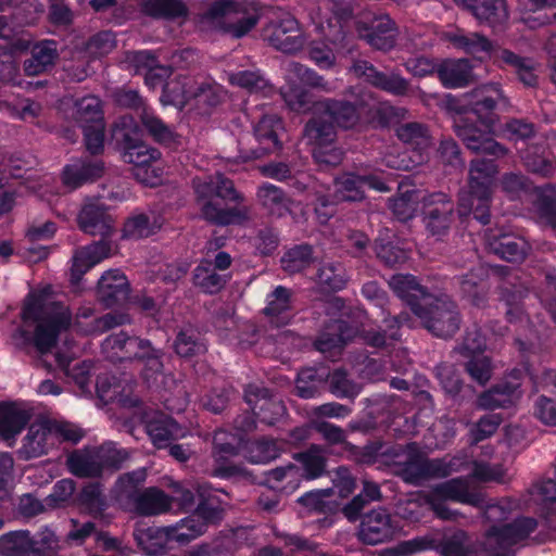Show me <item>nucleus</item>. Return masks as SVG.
<instances>
[{"instance_id":"nucleus-1","label":"nucleus","mask_w":556,"mask_h":556,"mask_svg":"<svg viewBox=\"0 0 556 556\" xmlns=\"http://www.w3.org/2000/svg\"><path fill=\"white\" fill-rule=\"evenodd\" d=\"M502 98L500 86L489 84L472 94H445L441 100V108L453 117L454 131L466 148L495 163L496 159L508 153V149L493 138V127L498 117L495 110Z\"/></svg>"},{"instance_id":"nucleus-2","label":"nucleus","mask_w":556,"mask_h":556,"mask_svg":"<svg viewBox=\"0 0 556 556\" xmlns=\"http://www.w3.org/2000/svg\"><path fill=\"white\" fill-rule=\"evenodd\" d=\"M389 286L432 336L450 339L459 330L462 315L457 303L448 295L431 293L412 274L393 275Z\"/></svg>"},{"instance_id":"nucleus-3","label":"nucleus","mask_w":556,"mask_h":556,"mask_svg":"<svg viewBox=\"0 0 556 556\" xmlns=\"http://www.w3.org/2000/svg\"><path fill=\"white\" fill-rule=\"evenodd\" d=\"M22 317L25 321L37 323L34 345L40 354L51 352L59 334L68 329L72 321L68 308L62 303L34 295L29 296L24 304Z\"/></svg>"},{"instance_id":"nucleus-4","label":"nucleus","mask_w":556,"mask_h":556,"mask_svg":"<svg viewBox=\"0 0 556 556\" xmlns=\"http://www.w3.org/2000/svg\"><path fill=\"white\" fill-rule=\"evenodd\" d=\"M498 166L494 160L473 159L470 162L468 192L460 194L458 213L462 217L472 215L481 225L490 223L492 186Z\"/></svg>"},{"instance_id":"nucleus-5","label":"nucleus","mask_w":556,"mask_h":556,"mask_svg":"<svg viewBox=\"0 0 556 556\" xmlns=\"http://www.w3.org/2000/svg\"><path fill=\"white\" fill-rule=\"evenodd\" d=\"M203 18L218 21V27L223 33L240 39L258 24L261 7L256 1L211 0L203 12Z\"/></svg>"},{"instance_id":"nucleus-6","label":"nucleus","mask_w":556,"mask_h":556,"mask_svg":"<svg viewBox=\"0 0 556 556\" xmlns=\"http://www.w3.org/2000/svg\"><path fill=\"white\" fill-rule=\"evenodd\" d=\"M313 427L329 445H338L341 456L358 465H374L379 457L388 455L386 443L374 440L357 446L346 440V432L340 426L326 420H313Z\"/></svg>"},{"instance_id":"nucleus-7","label":"nucleus","mask_w":556,"mask_h":556,"mask_svg":"<svg viewBox=\"0 0 556 556\" xmlns=\"http://www.w3.org/2000/svg\"><path fill=\"white\" fill-rule=\"evenodd\" d=\"M217 176L207 180H193L197 203L202 219L215 226L240 225L248 219V211L238 206L222 207L216 201Z\"/></svg>"},{"instance_id":"nucleus-8","label":"nucleus","mask_w":556,"mask_h":556,"mask_svg":"<svg viewBox=\"0 0 556 556\" xmlns=\"http://www.w3.org/2000/svg\"><path fill=\"white\" fill-rule=\"evenodd\" d=\"M198 494L199 503L193 513L179 521L186 531L179 533L182 541H192L199 538L207 530L210 525L220 522L224 517L219 498L206 493L204 484L199 486Z\"/></svg>"},{"instance_id":"nucleus-9","label":"nucleus","mask_w":556,"mask_h":556,"mask_svg":"<svg viewBox=\"0 0 556 556\" xmlns=\"http://www.w3.org/2000/svg\"><path fill=\"white\" fill-rule=\"evenodd\" d=\"M243 438L227 430H217L213 437L212 457L214 466L212 476L220 479H230L243 476L244 468L232 462L242 450Z\"/></svg>"},{"instance_id":"nucleus-10","label":"nucleus","mask_w":556,"mask_h":556,"mask_svg":"<svg viewBox=\"0 0 556 556\" xmlns=\"http://www.w3.org/2000/svg\"><path fill=\"white\" fill-rule=\"evenodd\" d=\"M333 187L337 201L354 203L365 200L366 189L382 193L391 191V187L381 173L345 172L334 178Z\"/></svg>"},{"instance_id":"nucleus-11","label":"nucleus","mask_w":556,"mask_h":556,"mask_svg":"<svg viewBox=\"0 0 556 556\" xmlns=\"http://www.w3.org/2000/svg\"><path fill=\"white\" fill-rule=\"evenodd\" d=\"M358 36L378 50L388 51L395 45V23L386 14L364 12L356 21Z\"/></svg>"},{"instance_id":"nucleus-12","label":"nucleus","mask_w":556,"mask_h":556,"mask_svg":"<svg viewBox=\"0 0 556 556\" xmlns=\"http://www.w3.org/2000/svg\"><path fill=\"white\" fill-rule=\"evenodd\" d=\"M111 141L122 153L123 160L134 165L132 175L139 179V124L132 115L119 116L114 122L111 128Z\"/></svg>"},{"instance_id":"nucleus-13","label":"nucleus","mask_w":556,"mask_h":556,"mask_svg":"<svg viewBox=\"0 0 556 556\" xmlns=\"http://www.w3.org/2000/svg\"><path fill=\"white\" fill-rule=\"evenodd\" d=\"M264 37L271 47L283 53H294L304 45L299 22L289 13L271 20L264 28Z\"/></svg>"},{"instance_id":"nucleus-14","label":"nucleus","mask_w":556,"mask_h":556,"mask_svg":"<svg viewBox=\"0 0 556 556\" xmlns=\"http://www.w3.org/2000/svg\"><path fill=\"white\" fill-rule=\"evenodd\" d=\"M422 215L427 230L432 236H444L453 222L454 203L443 192H433L422 198Z\"/></svg>"},{"instance_id":"nucleus-15","label":"nucleus","mask_w":556,"mask_h":556,"mask_svg":"<svg viewBox=\"0 0 556 556\" xmlns=\"http://www.w3.org/2000/svg\"><path fill=\"white\" fill-rule=\"evenodd\" d=\"M244 400L261 424L275 425L286 414L282 401L273 396L267 388L248 386L244 390Z\"/></svg>"},{"instance_id":"nucleus-16","label":"nucleus","mask_w":556,"mask_h":556,"mask_svg":"<svg viewBox=\"0 0 556 556\" xmlns=\"http://www.w3.org/2000/svg\"><path fill=\"white\" fill-rule=\"evenodd\" d=\"M520 376L521 370L514 369L510 372L513 380H502L478 396V406L490 410L515 406L522 396Z\"/></svg>"},{"instance_id":"nucleus-17","label":"nucleus","mask_w":556,"mask_h":556,"mask_svg":"<svg viewBox=\"0 0 556 556\" xmlns=\"http://www.w3.org/2000/svg\"><path fill=\"white\" fill-rule=\"evenodd\" d=\"M391 515L386 508L372 509L362 516L358 539L368 545H377L392 540L396 533Z\"/></svg>"},{"instance_id":"nucleus-18","label":"nucleus","mask_w":556,"mask_h":556,"mask_svg":"<svg viewBox=\"0 0 556 556\" xmlns=\"http://www.w3.org/2000/svg\"><path fill=\"white\" fill-rule=\"evenodd\" d=\"M362 97L353 101L344 98H326L317 103V110L336 125L343 129H353L362 122Z\"/></svg>"},{"instance_id":"nucleus-19","label":"nucleus","mask_w":556,"mask_h":556,"mask_svg":"<svg viewBox=\"0 0 556 556\" xmlns=\"http://www.w3.org/2000/svg\"><path fill=\"white\" fill-rule=\"evenodd\" d=\"M283 121L277 114H265L254 126V137L258 143L251 151L250 159H261L266 154L277 153L282 149L280 135L283 134Z\"/></svg>"},{"instance_id":"nucleus-20","label":"nucleus","mask_w":556,"mask_h":556,"mask_svg":"<svg viewBox=\"0 0 556 556\" xmlns=\"http://www.w3.org/2000/svg\"><path fill=\"white\" fill-rule=\"evenodd\" d=\"M180 532L186 531L179 521L173 526L141 529V554L160 556L174 548V543L179 545L190 543L191 541H182L179 538Z\"/></svg>"},{"instance_id":"nucleus-21","label":"nucleus","mask_w":556,"mask_h":556,"mask_svg":"<svg viewBox=\"0 0 556 556\" xmlns=\"http://www.w3.org/2000/svg\"><path fill=\"white\" fill-rule=\"evenodd\" d=\"M489 251L510 263L522 262L529 250L527 241L514 233L489 229L485 233Z\"/></svg>"},{"instance_id":"nucleus-22","label":"nucleus","mask_w":556,"mask_h":556,"mask_svg":"<svg viewBox=\"0 0 556 556\" xmlns=\"http://www.w3.org/2000/svg\"><path fill=\"white\" fill-rule=\"evenodd\" d=\"M130 294L127 277L118 269L105 271L98 281L97 300L104 308L123 305Z\"/></svg>"},{"instance_id":"nucleus-23","label":"nucleus","mask_w":556,"mask_h":556,"mask_svg":"<svg viewBox=\"0 0 556 556\" xmlns=\"http://www.w3.org/2000/svg\"><path fill=\"white\" fill-rule=\"evenodd\" d=\"M412 327L413 320L408 313H400L395 316L383 318V328L363 329L361 337L368 346L382 349L401 339L402 326Z\"/></svg>"},{"instance_id":"nucleus-24","label":"nucleus","mask_w":556,"mask_h":556,"mask_svg":"<svg viewBox=\"0 0 556 556\" xmlns=\"http://www.w3.org/2000/svg\"><path fill=\"white\" fill-rule=\"evenodd\" d=\"M59 58L55 40H40L30 47L29 55L23 61V72L30 77L47 74L54 68Z\"/></svg>"},{"instance_id":"nucleus-25","label":"nucleus","mask_w":556,"mask_h":556,"mask_svg":"<svg viewBox=\"0 0 556 556\" xmlns=\"http://www.w3.org/2000/svg\"><path fill=\"white\" fill-rule=\"evenodd\" d=\"M113 243L109 238H102L89 245L77 250L73 256L71 281L78 283L81 277L102 260L112 255Z\"/></svg>"},{"instance_id":"nucleus-26","label":"nucleus","mask_w":556,"mask_h":556,"mask_svg":"<svg viewBox=\"0 0 556 556\" xmlns=\"http://www.w3.org/2000/svg\"><path fill=\"white\" fill-rule=\"evenodd\" d=\"M104 162L89 156L75 160L66 165L62 172V181L72 189L93 182L104 175Z\"/></svg>"},{"instance_id":"nucleus-27","label":"nucleus","mask_w":556,"mask_h":556,"mask_svg":"<svg viewBox=\"0 0 556 556\" xmlns=\"http://www.w3.org/2000/svg\"><path fill=\"white\" fill-rule=\"evenodd\" d=\"M356 333L348 320L338 318L325 323L323 329L314 341V346L321 353L341 350Z\"/></svg>"},{"instance_id":"nucleus-28","label":"nucleus","mask_w":556,"mask_h":556,"mask_svg":"<svg viewBox=\"0 0 556 556\" xmlns=\"http://www.w3.org/2000/svg\"><path fill=\"white\" fill-rule=\"evenodd\" d=\"M77 219L79 228L90 236L110 238L114 232V219L103 204H85Z\"/></svg>"},{"instance_id":"nucleus-29","label":"nucleus","mask_w":556,"mask_h":556,"mask_svg":"<svg viewBox=\"0 0 556 556\" xmlns=\"http://www.w3.org/2000/svg\"><path fill=\"white\" fill-rule=\"evenodd\" d=\"M470 12L480 24L496 27L508 18L505 0H453Z\"/></svg>"},{"instance_id":"nucleus-30","label":"nucleus","mask_w":556,"mask_h":556,"mask_svg":"<svg viewBox=\"0 0 556 556\" xmlns=\"http://www.w3.org/2000/svg\"><path fill=\"white\" fill-rule=\"evenodd\" d=\"M163 356L161 350L151 348L149 340L141 339V387L146 384L148 389L161 392L165 380Z\"/></svg>"},{"instance_id":"nucleus-31","label":"nucleus","mask_w":556,"mask_h":556,"mask_svg":"<svg viewBox=\"0 0 556 556\" xmlns=\"http://www.w3.org/2000/svg\"><path fill=\"white\" fill-rule=\"evenodd\" d=\"M54 437L50 429L49 420L34 422L28 428L27 434L23 440V446L20 455L24 459L36 458L47 454L55 447Z\"/></svg>"},{"instance_id":"nucleus-32","label":"nucleus","mask_w":556,"mask_h":556,"mask_svg":"<svg viewBox=\"0 0 556 556\" xmlns=\"http://www.w3.org/2000/svg\"><path fill=\"white\" fill-rule=\"evenodd\" d=\"M263 314L277 327L289 325L293 317L291 290L285 286H277L267 294Z\"/></svg>"},{"instance_id":"nucleus-33","label":"nucleus","mask_w":556,"mask_h":556,"mask_svg":"<svg viewBox=\"0 0 556 556\" xmlns=\"http://www.w3.org/2000/svg\"><path fill=\"white\" fill-rule=\"evenodd\" d=\"M430 493L446 502L452 501L477 507L482 503V494L470 490L468 481L460 477L437 484Z\"/></svg>"},{"instance_id":"nucleus-34","label":"nucleus","mask_w":556,"mask_h":556,"mask_svg":"<svg viewBox=\"0 0 556 556\" xmlns=\"http://www.w3.org/2000/svg\"><path fill=\"white\" fill-rule=\"evenodd\" d=\"M362 122L372 128H387L404 115V109L389 102L369 103L362 97Z\"/></svg>"},{"instance_id":"nucleus-35","label":"nucleus","mask_w":556,"mask_h":556,"mask_svg":"<svg viewBox=\"0 0 556 556\" xmlns=\"http://www.w3.org/2000/svg\"><path fill=\"white\" fill-rule=\"evenodd\" d=\"M29 419L30 414L27 410L14 404H0V439L11 446Z\"/></svg>"},{"instance_id":"nucleus-36","label":"nucleus","mask_w":556,"mask_h":556,"mask_svg":"<svg viewBox=\"0 0 556 556\" xmlns=\"http://www.w3.org/2000/svg\"><path fill=\"white\" fill-rule=\"evenodd\" d=\"M479 545L464 530L443 535L435 545L440 556H477Z\"/></svg>"},{"instance_id":"nucleus-37","label":"nucleus","mask_w":556,"mask_h":556,"mask_svg":"<svg viewBox=\"0 0 556 556\" xmlns=\"http://www.w3.org/2000/svg\"><path fill=\"white\" fill-rule=\"evenodd\" d=\"M113 495L121 508L126 511L139 513V473H123L116 480Z\"/></svg>"},{"instance_id":"nucleus-38","label":"nucleus","mask_w":556,"mask_h":556,"mask_svg":"<svg viewBox=\"0 0 556 556\" xmlns=\"http://www.w3.org/2000/svg\"><path fill=\"white\" fill-rule=\"evenodd\" d=\"M141 13L166 21H185L190 11L185 0H141Z\"/></svg>"},{"instance_id":"nucleus-39","label":"nucleus","mask_w":556,"mask_h":556,"mask_svg":"<svg viewBox=\"0 0 556 556\" xmlns=\"http://www.w3.org/2000/svg\"><path fill=\"white\" fill-rule=\"evenodd\" d=\"M143 134L161 146L168 147L176 140L174 129L160 116L150 112L141 99V135Z\"/></svg>"},{"instance_id":"nucleus-40","label":"nucleus","mask_w":556,"mask_h":556,"mask_svg":"<svg viewBox=\"0 0 556 556\" xmlns=\"http://www.w3.org/2000/svg\"><path fill=\"white\" fill-rule=\"evenodd\" d=\"M437 74L445 88H462L469 84L472 70L467 60H445L438 66Z\"/></svg>"},{"instance_id":"nucleus-41","label":"nucleus","mask_w":556,"mask_h":556,"mask_svg":"<svg viewBox=\"0 0 556 556\" xmlns=\"http://www.w3.org/2000/svg\"><path fill=\"white\" fill-rule=\"evenodd\" d=\"M96 447L73 451L66 458L68 470L78 478L100 477V464Z\"/></svg>"},{"instance_id":"nucleus-42","label":"nucleus","mask_w":556,"mask_h":556,"mask_svg":"<svg viewBox=\"0 0 556 556\" xmlns=\"http://www.w3.org/2000/svg\"><path fill=\"white\" fill-rule=\"evenodd\" d=\"M102 346L112 362L131 361L139 355V338L123 331L108 337Z\"/></svg>"},{"instance_id":"nucleus-43","label":"nucleus","mask_w":556,"mask_h":556,"mask_svg":"<svg viewBox=\"0 0 556 556\" xmlns=\"http://www.w3.org/2000/svg\"><path fill=\"white\" fill-rule=\"evenodd\" d=\"M174 350L182 358H192L203 355L207 351L204 336L194 327L181 328L175 338Z\"/></svg>"},{"instance_id":"nucleus-44","label":"nucleus","mask_w":556,"mask_h":556,"mask_svg":"<svg viewBox=\"0 0 556 556\" xmlns=\"http://www.w3.org/2000/svg\"><path fill=\"white\" fill-rule=\"evenodd\" d=\"M190 83L191 78L188 76L179 75L168 78L162 88V103L173 105L179 110L186 108L191 102L193 92Z\"/></svg>"},{"instance_id":"nucleus-45","label":"nucleus","mask_w":556,"mask_h":556,"mask_svg":"<svg viewBox=\"0 0 556 556\" xmlns=\"http://www.w3.org/2000/svg\"><path fill=\"white\" fill-rule=\"evenodd\" d=\"M293 458L301 465V476L306 480H315L326 473L327 458L321 445L311 444L305 451L294 453Z\"/></svg>"},{"instance_id":"nucleus-46","label":"nucleus","mask_w":556,"mask_h":556,"mask_svg":"<svg viewBox=\"0 0 556 556\" xmlns=\"http://www.w3.org/2000/svg\"><path fill=\"white\" fill-rule=\"evenodd\" d=\"M375 252L379 261L388 267H394L405 263L408 258L407 250L400 240L387 231L386 235H379L375 241Z\"/></svg>"},{"instance_id":"nucleus-47","label":"nucleus","mask_w":556,"mask_h":556,"mask_svg":"<svg viewBox=\"0 0 556 556\" xmlns=\"http://www.w3.org/2000/svg\"><path fill=\"white\" fill-rule=\"evenodd\" d=\"M304 137L313 148L334 143L336 125L323 113L312 116L304 127Z\"/></svg>"},{"instance_id":"nucleus-48","label":"nucleus","mask_w":556,"mask_h":556,"mask_svg":"<svg viewBox=\"0 0 556 556\" xmlns=\"http://www.w3.org/2000/svg\"><path fill=\"white\" fill-rule=\"evenodd\" d=\"M300 475V468L289 463L286 466H279L270 470H266L262 473V480L260 484H263L274 491H286L294 490L298 484V477Z\"/></svg>"},{"instance_id":"nucleus-49","label":"nucleus","mask_w":556,"mask_h":556,"mask_svg":"<svg viewBox=\"0 0 556 556\" xmlns=\"http://www.w3.org/2000/svg\"><path fill=\"white\" fill-rule=\"evenodd\" d=\"M224 91L217 84L202 83L198 85L192 92L191 101L198 114L210 116L213 111L223 102Z\"/></svg>"},{"instance_id":"nucleus-50","label":"nucleus","mask_w":556,"mask_h":556,"mask_svg":"<svg viewBox=\"0 0 556 556\" xmlns=\"http://www.w3.org/2000/svg\"><path fill=\"white\" fill-rule=\"evenodd\" d=\"M327 372L313 367L299 371L295 390L301 399H314L318 396L327 383Z\"/></svg>"},{"instance_id":"nucleus-51","label":"nucleus","mask_w":556,"mask_h":556,"mask_svg":"<svg viewBox=\"0 0 556 556\" xmlns=\"http://www.w3.org/2000/svg\"><path fill=\"white\" fill-rule=\"evenodd\" d=\"M365 75L374 87L393 96H404L408 91V81L399 74H387L370 64L366 67Z\"/></svg>"},{"instance_id":"nucleus-52","label":"nucleus","mask_w":556,"mask_h":556,"mask_svg":"<svg viewBox=\"0 0 556 556\" xmlns=\"http://www.w3.org/2000/svg\"><path fill=\"white\" fill-rule=\"evenodd\" d=\"M192 280L202 292L216 294L226 286L228 279L212 268L211 261L203 260L193 269Z\"/></svg>"},{"instance_id":"nucleus-53","label":"nucleus","mask_w":556,"mask_h":556,"mask_svg":"<svg viewBox=\"0 0 556 556\" xmlns=\"http://www.w3.org/2000/svg\"><path fill=\"white\" fill-rule=\"evenodd\" d=\"M498 60L504 66L511 68L525 86L533 87L536 85L538 76L534 73L531 59L520 56L510 50L504 49L501 51Z\"/></svg>"},{"instance_id":"nucleus-54","label":"nucleus","mask_w":556,"mask_h":556,"mask_svg":"<svg viewBox=\"0 0 556 556\" xmlns=\"http://www.w3.org/2000/svg\"><path fill=\"white\" fill-rule=\"evenodd\" d=\"M285 451V441L264 437L249 444L248 458L253 464H265L276 459Z\"/></svg>"},{"instance_id":"nucleus-55","label":"nucleus","mask_w":556,"mask_h":556,"mask_svg":"<svg viewBox=\"0 0 556 556\" xmlns=\"http://www.w3.org/2000/svg\"><path fill=\"white\" fill-rule=\"evenodd\" d=\"M97 457L100 464L101 473L104 469L117 471L134 456V451L118 447L114 442H104L97 446Z\"/></svg>"},{"instance_id":"nucleus-56","label":"nucleus","mask_w":556,"mask_h":556,"mask_svg":"<svg viewBox=\"0 0 556 556\" xmlns=\"http://www.w3.org/2000/svg\"><path fill=\"white\" fill-rule=\"evenodd\" d=\"M33 549V538L27 530L11 531L0 536L2 556H28Z\"/></svg>"},{"instance_id":"nucleus-57","label":"nucleus","mask_w":556,"mask_h":556,"mask_svg":"<svg viewBox=\"0 0 556 556\" xmlns=\"http://www.w3.org/2000/svg\"><path fill=\"white\" fill-rule=\"evenodd\" d=\"M485 276L482 267L471 268L468 273L458 276L457 281L463 295L475 305H479L485 295Z\"/></svg>"},{"instance_id":"nucleus-58","label":"nucleus","mask_w":556,"mask_h":556,"mask_svg":"<svg viewBox=\"0 0 556 556\" xmlns=\"http://www.w3.org/2000/svg\"><path fill=\"white\" fill-rule=\"evenodd\" d=\"M161 151L150 148L141 140V186L156 187L162 182L163 168L152 164L161 159Z\"/></svg>"},{"instance_id":"nucleus-59","label":"nucleus","mask_w":556,"mask_h":556,"mask_svg":"<svg viewBox=\"0 0 556 556\" xmlns=\"http://www.w3.org/2000/svg\"><path fill=\"white\" fill-rule=\"evenodd\" d=\"M173 497L157 488L141 490V518L165 514L172 509Z\"/></svg>"},{"instance_id":"nucleus-60","label":"nucleus","mask_w":556,"mask_h":556,"mask_svg":"<svg viewBox=\"0 0 556 556\" xmlns=\"http://www.w3.org/2000/svg\"><path fill=\"white\" fill-rule=\"evenodd\" d=\"M73 117L80 127L104 123L100 100L97 97H85L77 100Z\"/></svg>"},{"instance_id":"nucleus-61","label":"nucleus","mask_w":556,"mask_h":556,"mask_svg":"<svg viewBox=\"0 0 556 556\" xmlns=\"http://www.w3.org/2000/svg\"><path fill=\"white\" fill-rule=\"evenodd\" d=\"M313 262V247L308 243H301L290 248L281 257L282 268L292 274L304 270Z\"/></svg>"},{"instance_id":"nucleus-62","label":"nucleus","mask_w":556,"mask_h":556,"mask_svg":"<svg viewBox=\"0 0 556 556\" xmlns=\"http://www.w3.org/2000/svg\"><path fill=\"white\" fill-rule=\"evenodd\" d=\"M257 197L264 207L270 211L271 214L282 216L289 211L290 200L286 192L273 185L264 184L258 188Z\"/></svg>"},{"instance_id":"nucleus-63","label":"nucleus","mask_w":556,"mask_h":556,"mask_svg":"<svg viewBox=\"0 0 556 556\" xmlns=\"http://www.w3.org/2000/svg\"><path fill=\"white\" fill-rule=\"evenodd\" d=\"M177 422L173 418L148 421L144 430L157 450H163L170 441H176Z\"/></svg>"},{"instance_id":"nucleus-64","label":"nucleus","mask_w":556,"mask_h":556,"mask_svg":"<svg viewBox=\"0 0 556 556\" xmlns=\"http://www.w3.org/2000/svg\"><path fill=\"white\" fill-rule=\"evenodd\" d=\"M395 132L400 141L412 146L414 149L421 150L429 143L428 127L419 122L401 124Z\"/></svg>"}]
</instances>
